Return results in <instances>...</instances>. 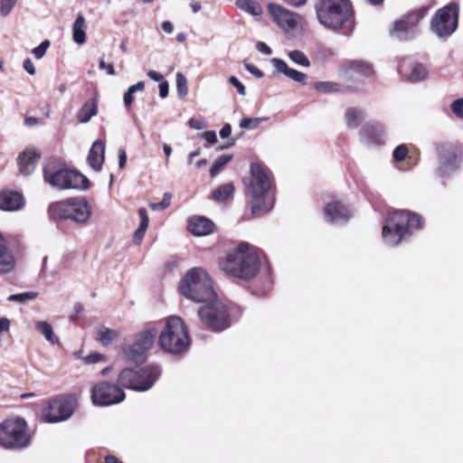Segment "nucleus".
<instances>
[{
  "mask_svg": "<svg viewBox=\"0 0 463 463\" xmlns=\"http://www.w3.org/2000/svg\"><path fill=\"white\" fill-rule=\"evenodd\" d=\"M218 266L229 276L250 280L259 272L260 258L253 246L241 242L236 248L230 250L225 256L220 257Z\"/></svg>",
  "mask_w": 463,
  "mask_h": 463,
  "instance_id": "obj_1",
  "label": "nucleus"
},
{
  "mask_svg": "<svg viewBox=\"0 0 463 463\" xmlns=\"http://www.w3.org/2000/svg\"><path fill=\"white\" fill-rule=\"evenodd\" d=\"M247 193L251 200V213L262 216L274 206L275 195L272 177L269 169L258 163L250 165V178L246 184Z\"/></svg>",
  "mask_w": 463,
  "mask_h": 463,
  "instance_id": "obj_2",
  "label": "nucleus"
},
{
  "mask_svg": "<svg viewBox=\"0 0 463 463\" xmlns=\"http://www.w3.org/2000/svg\"><path fill=\"white\" fill-rule=\"evenodd\" d=\"M315 10L317 20L326 28L345 35L354 31V10L349 0H317Z\"/></svg>",
  "mask_w": 463,
  "mask_h": 463,
  "instance_id": "obj_3",
  "label": "nucleus"
},
{
  "mask_svg": "<svg viewBox=\"0 0 463 463\" xmlns=\"http://www.w3.org/2000/svg\"><path fill=\"white\" fill-rule=\"evenodd\" d=\"M422 227L420 215L409 211H394L390 213L383 227V240L388 246L398 245L407 234Z\"/></svg>",
  "mask_w": 463,
  "mask_h": 463,
  "instance_id": "obj_4",
  "label": "nucleus"
},
{
  "mask_svg": "<svg viewBox=\"0 0 463 463\" xmlns=\"http://www.w3.org/2000/svg\"><path fill=\"white\" fill-rule=\"evenodd\" d=\"M179 289L184 297L196 303H206L216 295L213 281L203 268L189 269L182 279Z\"/></svg>",
  "mask_w": 463,
  "mask_h": 463,
  "instance_id": "obj_5",
  "label": "nucleus"
},
{
  "mask_svg": "<svg viewBox=\"0 0 463 463\" xmlns=\"http://www.w3.org/2000/svg\"><path fill=\"white\" fill-rule=\"evenodd\" d=\"M160 347L170 354H182L190 345L187 326L179 317H170L166 319L165 328L159 335Z\"/></svg>",
  "mask_w": 463,
  "mask_h": 463,
  "instance_id": "obj_6",
  "label": "nucleus"
},
{
  "mask_svg": "<svg viewBox=\"0 0 463 463\" xmlns=\"http://www.w3.org/2000/svg\"><path fill=\"white\" fill-rule=\"evenodd\" d=\"M161 374L158 367L125 368L118 375V384L136 392L150 390Z\"/></svg>",
  "mask_w": 463,
  "mask_h": 463,
  "instance_id": "obj_7",
  "label": "nucleus"
},
{
  "mask_svg": "<svg viewBox=\"0 0 463 463\" xmlns=\"http://www.w3.org/2000/svg\"><path fill=\"white\" fill-rule=\"evenodd\" d=\"M49 213L53 219L86 223L91 216V206L85 198H70L52 203Z\"/></svg>",
  "mask_w": 463,
  "mask_h": 463,
  "instance_id": "obj_8",
  "label": "nucleus"
},
{
  "mask_svg": "<svg viewBox=\"0 0 463 463\" xmlns=\"http://www.w3.org/2000/svg\"><path fill=\"white\" fill-rule=\"evenodd\" d=\"M44 180L59 189H87L88 179L85 175L73 170L57 167L53 161H49L43 168Z\"/></svg>",
  "mask_w": 463,
  "mask_h": 463,
  "instance_id": "obj_9",
  "label": "nucleus"
},
{
  "mask_svg": "<svg viewBox=\"0 0 463 463\" xmlns=\"http://www.w3.org/2000/svg\"><path fill=\"white\" fill-rule=\"evenodd\" d=\"M30 439L24 420L11 419L0 423V447L6 449H20L26 448Z\"/></svg>",
  "mask_w": 463,
  "mask_h": 463,
  "instance_id": "obj_10",
  "label": "nucleus"
},
{
  "mask_svg": "<svg viewBox=\"0 0 463 463\" xmlns=\"http://www.w3.org/2000/svg\"><path fill=\"white\" fill-rule=\"evenodd\" d=\"M198 310L201 321L210 329L221 332L231 326L229 307L217 295L213 300L203 303Z\"/></svg>",
  "mask_w": 463,
  "mask_h": 463,
  "instance_id": "obj_11",
  "label": "nucleus"
},
{
  "mask_svg": "<svg viewBox=\"0 0 463 463\" xmlns=\"http://www.w3.org/2000/svg\"><path fill=\"white\" fill-rule=\"evenodd\" d=\"M458 5L451 3L439 8L430 22V31L439 39L445 40L458 28Z\"/></svg>",
  "mask_w": 463,
  "mask_h": 463,
  "instance_id": "obj_12",
  "label": "nucleus"
},
{
  "mask_svg": "<svg viewBox=\"0 0 463 463\" xmlns=\"http://www.w3.org/2000/svg\"><path fill=\"white\" fill-rule=\"evenodd\" d=\"M438 156V174L440 176H449L456 173L462 163V151L453 143H441L436 146Z\"/></svg>",
  "mask_w": 463,
  "mask_h": 463,
  "instance_id": "obj_13",
  "label": "nucleus"
},
{
  "mask_svg": "<svg viewBox=\"0 0 463 463\" xmlns=\"http://www.w3.org/2000/svg\"><path fill=\"white\" fill-rule=\"evenodd\" d=\"M157 330L148 327L140 331L134 337L133 342L124 349L126 357L135 363H143L146 358L148 350L153 346Z\"/></svg>",
  "mask_w": 463,
  "mask_h": 463,
  "instance_id": "obj_14",
  "label": "nucleus"
},
{
  "mask_svg": "<svg viewBox=\"0 0 463 463\" xmlns=\"http://www.w3.org/2000/svg\"><path fill=\"white\" fill-rule=\"evenodd\" d=\"M91 401L96 406H109L123 402L125 392L120 385L100 382L91 388Z\"/></svg>",
  "mask_w": 463,
  "mask_h": 463,
  "instance_id": "obj_15",
  "label": "nucleus"
},
{
  "mask_svg": "<svg viewBox=\"0 0 463 463\" xmlns=\"http://www.w3.org/2000/svg\"><path fill=\"white\" fill-rule=\"evenodd\" d=\"M75 410V402L71 398L59 397L51 400L42 411V418L49 423L67 420Z\"/></svg>",
  "mask_w": 463,
  "mask_h": 463,
  "instance_id": "obj_16",
  "label": "nucleus"
},
{
  "mask_svg": "<svg viewBox=\"0 0 463 463\" xmlns=\"http://www.w3.org/2000/svg\"><path fill=\"white\" fill-rule=\"evenodd\" d=\"M268 11L278 26L287 33H293L302 28L303 18L285 7L270 3Z\"/></svg>",
  "mask_w": 463,
  "mask_h": 463,
  "instance_id": "obj_17",
  "label": "nucleus"
},
{
  "mask_svg": "<svg viewBox=\"0 0 463 463\" xmlns=\"http://www.w3.org/2000/svg\"><path fill=\"white\" fill-rule=\"evenodd\" d=\"M420 19V17L417 14H409L402 17L395 22L392 35L401 41L414 38L418 33Z\"/></svg>",
  "mask_w": 463,
  "mask_h": 463,
  "instance_id": "obj_18",
  "label": "nucleus"
},
{
  "mask_svg": "<svg viewBox=\"0 0 463 463\" xmlns=\"http://www.w3.org/2000/svg\"><path fill=\"white\" fill-rule=\"evenodd\" d=\"M324 220L332 224L346 222L352 216L350 208L341 202L328 203L323 209Z\"/></svg>",
  "mask_w": 463,
  "mask_h": 463,
  "instance_id": "obj_19",
  "label": "nucleus"
},
{
  "mask_svg": "<svg viewBox=\"0 0 463 463\" xmlns=\"http://www.w3.org/2000/svg\"><path fill=\"white\" fill-rule=\"evenodd\" d=\"M385 134L383 125L378 122L365 124L361 130V137L364 142L372 145H381Z\"/></svg>",
  "mask_w": 463,
  "mask_h": 463,
  "instance_id": "obj_20",
  "label": "nucleus"
},
{
  "mask_svg": "<svg viewBox=\"0 0 463 463\" xmlns=\"http://www.w3.org/2000/svg\"><path fill=\"white\" fill-rule=\"evenodd\" d=\"M39 158L40 154L36 149L33 147L24 149L17 158L20 172L26 175H31L34 171Z\"/></svg>",
  "mask_w": 463,
  "mask_h": 463,
  "instance_id": "obj_21",
  "label": "nucleus"
},
{
  "mask_svg": "<svg viewBox=\"0 0 463 463\" xmlns=\"http://www.w3.org/2000/svg\"><path fill=\"white\" fill-rule=\"evenodd\" d=\"M188 231L195 236H206L214 232V223L206 217L194 216L188 220Z\"/></svg>",
  "mask_w": 463,
  "mask_h": 463,
  "instance_id": "obj_22",
  "label": "nucleus"
},
{
  "mask_svg": "<svg viewBox=\"0 0 463 463\" xmlns=\"http://www.w3.org/2000/svg\"><path fill=\"white\" fill-rule=\"evenodd\" d=\"M400 72L411 82L422 81L429 74L427 68L420 62L402 64L400 66Z\"/></svg>",
  "mask_w": 463,
  "mask_h": 463,
  "instance_id": "obj_23",
  "label": "nucleus"
},
{
  "mask_svg": "<svg viewBox=\"0 0 463 463\" xmlns=\"http://www.w3.org/2000/svg\"><path fill=\"white\" fill-rule=\"evenodd\" d=\"M104 157L105 143L100 139H97L90 149L87 157L88 164L93 170L99 171L102 167Z\"/></svg>",
  "mask_w": 463,
  "mask_h": 463,
  "instance_id": "obj_24",
  "label": "nucleus"
},
{
  "mask_svg": "<svg viewBox=\"0 0 463 463\" xmlns=\"http://www.w3.org/2000/svg\"><path fill=\"white\" fill-rule=\"evenodd\" d=\"M271 63L273 64L274 68L278 72L284 74L290 80L301 83L303 85L307 83V74L295 69L289 68L286 61H284L283 60L279 58H273L271 60Z\"/></svg>",
  "mask_w": 463,
  "mask_h": 463,
  "instance_id": "obj_25",
  "label": "nucleus"
},
{
  "mask_svg": "<svg viewBox=\"0 0 463 463\" xmlns=\"http://www.w3.org/2000/svg\"><path fill=\"white\" fill-rule=\"evenodd\" d=\"M24 204L23 196L16 192L3 191L0 193V210L17 211Z\"/></svg>",
  "mask_w": 463,
  "mask_h": 463,
  "instance_id": "obj_26",
  "label": "nucleus"
},
{
  "mask_svg": "<svg viewBox=\"0 0 463 463\" xmlns=\"http://www.w3.org/2000/svg\"><path fill=\"white\" fill-rule=\"evenodd\" d=\"M14 266V256L7 248L5 239L0 234V275L11 272Z\"/></svg>",
  "mask_w": 463,
  "mask_h": 463,
  "instance_id": "obj_27",
  "label": "nucleus"
},
{
  "mask_svg": "<svg viewBox=\"0 0 463 463\" xmlns=\"http://www.w3.org/2000/svg\"><path fill=\"white\" fill-rule=\"evenodd\" d=\"M98 114V100L96 98L87 100L80 110L77 112L76 118L80 123H88L93 117Z\"/></svg>",
  "mask_w": 463,
  "mask_h": 463,
  "instance_id": "obj_28",
  "label": "nucleus"
},
{
  "mask_svg": "<svg viewBox=\"0 0 463 463\" xmlns=\"http://www.w3.org/2000/svg\"><path fill=\"white\" fill-rule=\"evenodd\" d=\"M373 70L371 65L361 61H353L345 65V73L348 77L355 76L368 77L372 75Z\"/></svg>",
  "mask_w": 463,
  "mask_h": 463,
  "instance_id": "obj_29",
  "label": "nucleus"
},
{
  "mask_svg": "<svg viewBox=\"0 0 463 463\" xmlns=\"http://www.w3.org/2000/svg\"><path fill=\"white\" fill-rule=\"evenodd\" d=\"M72 39L80 45L86 42V23L82 14H79L72 24Z\"/></svg>",
  "mask_w": 463,
  "mask_h": 463,
  "instance_id": "obj_30",
  "label": "nucleus"
},
{
  "mask_svg": "<svg viewBox=\"0 0 463 463\" xmlns=\"http://www.w3.org/2000/svg\"><path fill=\"white\" fill-rule=\"evenodd\" d=\"M236 6L244 13L251 16H260L263 13V8L254 0H236Z\"/></svg>",
  "mask_w": 463,
  "mask_h": 463,
  "instance_id": "obj_31",
  "label": "nucleus"
},
{
  "mask_svg": "<svg viewBox=\"0 0 463 463\" xmlns=\"http://www.w3.org/2000/svg\"><path fill=\"white\" fill-rule=\"evenodd\" d=\"M234 193V186L232 183L219 185L213 192V199L217 203H223L231 199Z\"/></svg>",
  "mask_w": 463,
  "mask_h": 463,
  "instance_id": "obj_32",
  "label": "nucleus"
},
{
  "mask_svg": "<svg viewBox=\"0 0 463 463\" xmlns=\"http://www.w3.org/2000/svg\"><path fill=\"white\" fill-rule=\"evenodd\" d=\"M35 328L50 344H59V337L55 335L52 325L47 321H35Z\"/></svg>",
  "mask_w": 463,
  "mask_h": 463,
  "instance_id": "obj_33",
  "label": "nucleus"
},
{
  "mask_svg": "<svg viewBox=\"0 0 463 463\" xmlns=\"http://www.w3.org/2000/svg\"><path fill=\"white\" fill-rule=\"evenodd\" d=\"M138 213L141 222L138 229L135 232L133 238L134 242L137 244H139L142 241L149 223V218L145 208H140L138 210Z\"/></svg>",
  "mask_w": 463,
  "mask_h": 463,
  "instance_id": "obj_34",
  "label": "nucleus"
},
{
  "mask_svg": "<svg viewBox=\"0 0 463 463\" xmlns=\"http://www.w3.org/2000/svg\"><path fill=\"white\" fill-rule=\"evenodd\" d=\"M364 118V113L361 109L348 108L345 111V121L349 128H357Z\"/></svg>",
  "mask_w": 463,
  "mask_h": 463,
  "instance_id": "obj_35",
  "label": "nucleus"
},
{
  "mask_svg": "<svg viewBox=\"0 0 463 463\" xmlns=\"http://www.w3.org/2000/svg\"><path fill=\"white\" fill-rule=\"evenodd\" d=\"M145 90V82L144 81H138L137 83L130 86L128 90L124 93L123 96V102L126 107V109H129L135 100L134 94L137 91H144Z\"/></svg>",
  "mask_w": 463,
  "mask_h": 463,
  "instance_id": "obj_36",
  "label": "nucleus"
},
{
  "mask_svg": "<svg viewBox=\"0 0 463 463\" xmlns=\"http://www.w3.org/2000/svg\"><path fill=\"white\" fill-rule=\"evenodd\" d=\"M118 336V332L116 330H112L108 327H101L98 331V340L104 346L110 345L114 340H116Z\"/></svg>",
  "mask_w": 463,
  "mask_h": 463,
  "instance_id": "obj_37",
  "label": "nucleus"
},
{
  "mask_svg": "<svg viewBox=\"0 0 463 463\" xmlns=\"http://www.w3.org/2000/svg\"><path fill=\"white\" fill-rule=\"evenodd\" d=\"M315 90L322 94L335 93L341 91V86L333 81H317L314 85Z\"/></svg>",
  "mask_w": 463,
  "mask_h": 463,
  "instance_id": "obj_38",
  "label": "nucleus"
},
{
  "mask_svg": "<svg viewBox=\"0 0 463 463\" xmlns=\"http://www.w3.org/2000/svg\"><path fill=\"white\" fill-rule=\"evenodd\" d=\"M288 58L290 61L298 65L303 67H309L310 61L307 56L301 51L296 50L288 52Z\"/></svg>",
  "mask_w": 463,
  "mask_h": 463,
  "instance_id": "obj_39",
  "label": "nucleus"
},
{
  "mask_svg": "<svg viewBox=\"0 0 463 463\" xmlns=\"http://www.w3.org/2000/svg\"><path fill=\"white\" fill-rule=\"evenodd\" d=\"M37 296H38L37 292L28 291V292L10 295L7 299H8V301H11V302L26 303L30 300L36 298Z\"/></svg>",
  "mask_w": 463,
  "mask_h": 463,
  "instance_id": "obj_40",
  "label": "nucleus"
},
{
  "mask_svg": "<svg viewBox=\"0 0 463 463\" xmlns=\"http://www.w3.org/2000/svg\"><path fill=\"white\" fill-rule=\"evenodd\" d=\"M175 80H176V90H177L178 96L183 99L188 93L186 77L183 73L177 72L175 75Z\"/></svg>",
  "mask_w": 463,
  "mask_h": 463,
  "instance_id": "obj_41",
  "label": "nucleus"
},
{
  "mask_svg": "<svg viewBox=\"0 0 463 463\" xmlns=\"http://www.w3.org/2000/svg\"><path fill=\"white\" fill-rule=\"evenodd\" d=\"M232 159V156H229V155H224V156H219L215 162L213 164L211 169H210V174L212 176H215L216 175H218L220 173V171L222 170V168L231 161Z\"/></svg>",
  "mask_w": 463,
  "mask_h": 463,
  "instance_id": "obj_42",
  "label": "nucleus"
},
{
  "mask_svg": "<svg viewBox=\"0 0 463 463\" xmlns=\"http://www.w3.org/2000/svg\"><path fill=\"white\" fill-rule=\"evenodd\" d=\"M17 3L18 0H0V15L2 17L8 16Z\"/></svg>",
  "mask_w": 463,
  "mask_h": 463,
  "instance_id": "obj_43",
  "label": "nucleus"
},
{
  "mask_svg": "<svg viewBox=\"0 0 463 463\" xmlns=\"http://www.w3.org/2000/svg\"><path fill=\"white\" fill-rule=\"evenodd\" d=\"M172 194L170 193H165L163 199L160 203H150L149 207L153 211H162L166 209L171 203Z\"/></svg>",
  "mask_w": 463,
  "mask_h": 463,
  "instance_id": "obj_44",
  "label": "nucleus"
},
{
  "mask_svg": "<svg viewBox=\"0 0 463 463\" xmlns=\"http://www.w3.org/2000/svg\"><path fill=\"white\" fill-rule=\"evenodd\" d=\"M263 121L260 118H243L240 121V127L244 129H255Z\"/></svg>",
  "mask_w": 463,
  "mask_h": 463,
  "instance_id": "obj_45",
  "label": "nucleus"
},
{
  "mask_svg": "<svg viewBox=\"0 0 463 463\" xmlns=\"http://www.w3.org/2000/svg\"><path fill=\"white\" fill-rule=\"evenodd\" d=\"M409 148L406 145H400L393 150V159L396 162L403 161L408 156Z\"/></svg>",
  "mask_w": 463,
  "mask_h": 463,
  "instance_id": "obj_46",
  "label": "nucleus"
},
{
  "mask_svg": "<svg viewBox=\"0 0 463 463\" xmlns=\"http://www.w3.org/2000/svg\"><path fill=\"white\" fill-rule=\"evenodd\" d=\"M50 45H51L50 41L49 40H45L39 46L33 48L32 50V53L33 54V56L36 59L40 60V59H42L45 55V53H46L48 48L50 47Z\"/></svg>",
  "mask_w": 463,
  "mask_h": 463,
  "instance_id": "obj_47",
  "label": "nucleus"
},
{
  "mask_svg": "<svg viewBox=\"0 0 463 463\" xmlns=\"http://www.w3.org/2000/svg\"><path fill=\"white\" fill-rule=\"evenodd\" d=\"M84 364H91L98 363H104L107 361V357L99 353H91L83 358Z\"/></svg>",
  "mask_w": 463,
  "mask_h": 463,
  "instance_id": "obj_48",
  "label": "nucleus"
},
{
  "mask_svg": "<svg viewBox=\"0 0 463 463\" xmlns=\"http://www.w3.org/2000/svg\"><path fill=\"white\" fill-rule=\"evenodd\" d=\"M450 107L451 110L458 118H463V99L454 100Z\"/></svg>",
  "mask_w": 463,
  "mask_h": 463,
  "instance_id": "obj_49",
  "label": "nucleus"
},
{
  "mask_svg": "<svg viewBox=\"0 0 463 463\" xmlns=\"http://www.w3.org/2000/svg\"><path fill=\"white\" fill-rule=\"evenodd\" d=\"M203 137H204L206 143L205 147H209L210 146L215 144L217 142V136L214 131H205L203 133Z\"/></svg>",
  "mask_w": 463,
  "mask_h": 463,
  "instance_id": "obj_50",
  "label": "nucleus"
},
{
  "mask_svg": "<svg viewBox=\"0 0 463 463\" xmlns=\"http://www.w3.org/2000/svg\"><path fill=\"white\" fill-rule=\"evenodd\" d=\"M229 81L237 89L239 94L242 96L246 95V89L244 85L235 76H231Z\"/></svg>",
  "mask_w": 463,
  "mask_h": 463,
  "instance_id": "obj_51",
  "label": "nucleus"
},
{
  "mask_svg": "<svg viewBox=\"0 0 463 463\" xmlns=\"http://www.w3.org/2000/svg\"><path fill=\"white\" fill-rule=\"evenodd\" d=\"M99 69L105 70L108 75H114L115 69L111 63H107L103 59H100L99 61Z\"/></svg>",
  "mask_w": 463,
  "mask_h": 463,
  "instance_id": "obj_52",
  "label": "nucleus"
},
{
  "mask_svg": "<svg viewBox=\"0 0 463 463\" xmlns=\"http://www.w3.org/2000/svg\"><path fill=\"white\" fill-rule=\"evenodd\" d=\"M23 68L24 70L29 73L30 75H34L36 72L35 67L33 62L29 59H25L23 62Z\"/></svg>",
  "mask_w": 463,
  "mask_h": 463,
  "instance_id": "obj_53",
  "label": "nucleus"
},
{
  "mask_svg": "<svg viewBox=\"0 0 463 463\" xmlns=\"http://www.w3.org/2000/svg\"><path fill=\"white\" fill-rule=\"evenodd\" d=\"M245 68L250 74H252L256 78L263 77V73L261 72V71L255 65L251 63H245Z\"/></svg>",
  "mask_w": 463,
  "mask_h": 463,
  "instance_id": "obj_54",
  "label": "nucleus"
},
{
  "mask_svg": "<svg viewBox=\"0 0 463 463\" xmlns=\"http://www.w3.org/2000/svg\"><path fill=\"white\" fill-rule=\"evenodd\" d=\"M188 125L190 128L197 130L203 129L205 127L204 121L197 118H190L188 120Z\"/></svg>",
  "mask_w": 463,
  "mask_h": 463,
  "instance_id": "obj_55",
  "label": "nucleus"
},
{
  "mask_svg": "<svg viewBox=\"0 0 463 463\" xmlns=\"http://www.w3.org/2000/svg\"><path fill=\"white\" fill-rule=\"evenodd\" d=\"M159 96L161 98H166L169 92V85L166 80L161 81L158 85Z\"/></svg>",
  "mask_w": 463,
  "mask_h": 463,
  "instance_id": "obj_56",
  "label": "nucleus"
},
{
  "mask_svg": "<svg viewBox=\"0 0 463 463\" xmlns=\"http://www.w3.org/2000/svg\"><path fill=\"white\" fill-rule=\"evenodd\" d=\"M256 48L257 50L261 52V53H264L266 55H270L271 54V49L269 46H268L265 43L263 42H259L257 44H256Z\"/></svg>",
  "mask_w": 463,
  "mask_h": 463,
  "instance_id": "obj_57",
  "label": "nucleus"
},
{
  "mask_svg": "<svg viewBox=\"0 0 463 463\" xmlns=\"http://www.w3.org/2000/svg\"><path fill=\"white\" fill-rule=\"evenodd\" d=\"M147 76L149 79H151L152 80H155V81H158L159 83L161 81H164V77L161 73L156 71H149L147 72Z\"/></svg>",
  "mask_w": 463,
  "mask_h": 463,
  "instance_id": "obj_58",
  "label": "nucleus"
},
{
  "mask_svg": "<svg viewBox=\"0 0 463 463\" xmlns=\"http://www.w3.org/2000/svg\"><path fill=\"white\" fill-rule=\"evenodd\" d=\"M231 134H232V127L230 124H225L220 130V137L222 138H226V137H230Z\"/></svg>",
  "mask_w": 463,
  "mask_h": 463,
  "instance_id": "obj_59",
  "label": "nucleus"
},
{
  "mask_svg": "<svg viewBox=\"0 0 463 463\" xmlns=\"http://www.w3.org/2000/svg\"><path fill=\"white\" fill-rule=\"evenodd\" d=\"M127 163V153L124 149L118 151V165L123 168Z\"/></svg>",
  "mask_w": 463,
  "mask_h": 463,
  "instance_id": "obj_60",
  "label": "nucleus"
},
{
  "mask_svg": "<svg viewBox=\"0 0 463 463\" xmlns=\"http://www.w3.org/2000/svg\"><path fill=\"white\" fill-rule=\"evenodd\" d=\"M161 26H162L163 31L165 32L166 33H172L174 32V25L169 21L163 22Z\"/></svg>",
  "mask_w": 463,
  "mask_h": 463,
  "instance_id": "obj_61",
  "label": "nucleus"
},
{
  "mask_svg": "<svg viewBox=\"0 0 463 463\" xmlns=\"http://www.w3.org/2000/svg\"><path fill=\"white\" fill-rule=\"evenodd\" d=\"M287 4L292 6H300L306 4L307 0H284Z\"/></svg>",
  "mask_w": 463,
  "mask_h": 463,
  "instance_id": "obj_62",
  "label": "nucleus"
},
{
  "mask_svg": "<svg viewBox=\"0 0 463 463\" xmlns=\"http://www.w3.org/2000/svg\"><path fill=\"white\" fill-rule=\"evenodd\" d=\"M24 124L29 127L34 126L37 124V118L33 117H27L24 119Z\"/></svg>",
  "mask_w": 463,
  "mask_h": 463,
  "instance_id": "obj_63",
  "label": "nucleus"
},
{
  "mask_svg": "<svg viewBox=\"0 0 463 463\" xmlns=\"http://www.w3.org/2000/svg\"><path fill=\"white\" fill-rule=\"evenodd\" d=\"M106 463H122L118 458L112 455H109L105 458Z\"/></svg>",
  "mask_w": 463,
  "mask_h": 463,
  "instance_id": "obj_64",
  "label": "nucleus"
}]
</instances>
